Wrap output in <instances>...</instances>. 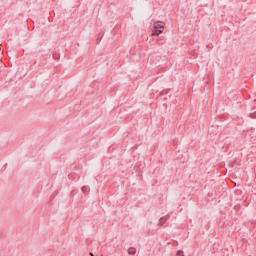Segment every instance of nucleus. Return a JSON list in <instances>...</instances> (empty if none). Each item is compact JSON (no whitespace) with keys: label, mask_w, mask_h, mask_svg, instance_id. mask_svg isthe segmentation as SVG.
<instances>
[{"label":"nucleus","mask_w":256,"mask_h":256,"mask_svg":"<svg viewBox=\"0 0 256 256\" xmlns=\"http://www.w3.org/2000/svg\"><path fill=\"white\" fill-rule=\"evenodd\" d=\"M136 252H137V250L135 248H133V247L128 249V254L129 255H135Z\"/></svg>","instance_id":"3"},{"label":"nucleus","mask_w":256,"mask_h":256,"mask_svg":"<svg viewBox=\"0 0 256 256\" xmlns=\"http://www.w3.org/2000/svg\"><path fill=\"white\" fill-rule=\"evenodd\" d=\"M153 29H158V30L165 29V22H161V21L154 22Z\"/></svg>","instance_id":"1"},{"label":"nucleus","mask_w":256,"mask_h":256,"mask_svg":"<svg viewBox=\"0 0 256 256\" xmlns=\"http://www.w3.org/2000/svg\"><path fill=\"white\" fill-rule=\"evenodd\" d=\"M161 33H163V30H158V29H155V28L152 30V36L153 37H155V36L159 37Z\"/></svg>","instance_id":"2"},{"label":"nucleus","mask_w":256,"mask_h":256,"mask_svg":"<svg viewBox=\"0 0 256 256\" xmlns=\"http://www.w3.org/2000/svg\"><path fill=\"white\" fill-rule=\"evenodd\" d=\"M91 256H93V253H90Z\"/></svg>","instance_id":"5"},{"label":"nucleus","mask_w":256,"mask_h":256,"mask_svg":"<svg viewBox=\"0 0 256 256\" xmlns=\"http://www.w3.org/2000/svg\"><path fill=\"white\" fill-rule=\"evenodd\" d=\"M177 256H185L183 251L179 250L177 253H176Z\"/></svg>","instance_id":"4"}]
</instances>
